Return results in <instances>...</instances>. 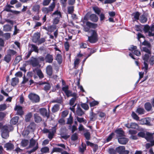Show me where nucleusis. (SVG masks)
I'll use <instances>...</instances> for the list:
<instances>
[{
	"mask_svg": "<svg viewBox=\"0 0 154 154\" xmlns=\"http://www.w3.org/2000/svg\"><path fill=\"white\" fill-rule=\"evenodd\" d=\"M28 143L29 141L27 140H23L21 142V145L24 147L28 145Z\"/></svg>",
	"mask_w": 154,
	"mask_h": 154,
	"instance_id": "58",
	"label": "nucleus"
},
{
	"mask_svg": "<svg viewBox=\"0 0 154 154\" xmlns=\"http://www.w3.org/2000/svg\"><path fill=\"white\" fill-rule=\"evenodd\" d=\"M36 127V125L34 122L31 123L28 126L27 129L28 131L27 132V134H28L29 132L33 131L35 130Z\"/></svg>",
	"mask_w": 154,
	"mask_h": 154,
	"instance_id": "9",
	"label": "nucleus"
},
{
	"mask_svg": "<svg viewBox=\"0 0 154 154\" xmlns=\"http://www.w3.org/2000/svg\"><path fill=\"white\" fill-rule=\"evenodd\" d=\"M49 148L48 147H43L41 149L42 152L44 153H46L49 152Z\"/></svg>",
	"mask_w": 154,
	"mask_h": 154,
	"instance_id": "55",
	"label": "nucleus"
},
{
	"mask_svg": "<svg viewBox=\"0 0 154 154\" xmlns=\"http://www.w3.org/2000/svg\"><path fill=\"white\" fill-rule=\"evenodd\" d=\"M84 114V112L82 109L79 106H78L75 114L79 116H81Z\"/></svg>",
	"mask_w": 154,
	"mask_h": 154,
	"instance_id": "16",
	"label": "nucleus"
},
{
	"mask_svg": "<svg viewBox=\"0 0 154 154\" xmlns=\"http://www.w3.org/2000/svg\"><path fill=\"white\" fill-rule=\"evenodd\" d=\"M58 16L59 17H57V18H54L53 21V24H57L60 21V18H61V16L60 15H58Z\"/></svg>",
	"mask_w": 154,
	"mask_h": 154,
	"instance_id": "53",
	"label": "nucleus"
},
{
	"mask_svg": "<svg viewBox=\"0 0 154 154\" xmlns=\"http://www.w3.org/2000/svg\"><path fill=\"white\" fill-rule=\"evenodd\" d=\"M84 135L87 140H89L90 137V133L89 132H87L84 133Z\"/></svg>",
	"mask_w": 154,
	"mask_h": 154,
	"instance_id": "60",
	"label": "nucleus"
},
{
	"mask_svg": "<svg viewBox=\"0 0 154 154\" xmlns=\"http://www.w3.org/2000/svg\"><path fill=\"white\" fill-rule=\"evenodd\" d=\"M73 98H72L69 101V104L71 106H72L74 105V103L78 97L77 94H76L75 96H73Z\"/></svg>",
	"mask_w": 154,
	"mask_h": 154,
	"instance_id": "30",
	"label": "nucleus"
},
{
	"mask_svg": "<svg viewBox=\"0 0 154 154\" xmlns=\"http://www.w3.org/2000/svg\"><path fill=\"white\" fill-rule=\"evenodd\" d=\"M56 28V26L54 25H51V26H48V32H52L54 31Z\"/></svg>",
	"mask_w": 154,
	"mask_h": 154,
	"instance_id": "40",
	"label": "nucleus"
},
{
	"mask_svg": "<svg viewBox=\"0 0 154 154\" xmlns=\"http://www.w3.org/2000/svg\"><path fill=\"white\" fill-rule=\"evenodd\" d=\"M89 19L92 22H96L98 21V18L96 14H92L90 16Z\"/></svg>",
	"mask_w": 154,
	"mask_h": 154,
	"instance_id": "20",
	"label": "nucleus"
},
{
	"mask_svg": "<svg viewBox=\"0 0 154 154\" xmlns=\"http://www.w3.org/2000/svg\"><path fill=\"white\" fill-rule=\"evenodd\" d=\"M145 138L148 141L153 142L154 141L153 140V134L149 132L146 133Z\"/></svg>",
	"mask_w": 154,
	"mask_h": 154,
	"instance_id": "12",
	"label": "nucleus"
},
{
	"mask_svg": "<svg viewBox=\"0 0 154 154\" xmlns=\"http://www.w3.org/2000/svg\"><path fill=\"white\" fill-rule=\"evenodd\" d=\"M34 119L35 122L37 123L40 122L42 120L41 117L39 116L38 114L35 113L34 115Z\"/></svg>",
	"mask_w": 154,
	"mask_h": 154,
	"instance_id": "23",
	"label": "nucleus"
},
{
	"mask_svg": "<svg viewBox=\"0 0 154 154\" xmlns=\"http://www.w3.org/2000/svg\"><path fill=\"white\" fill-rule=\"evenodd\" d=\"M143 31L145 33H148L149 36H154V25L151 26L146 25L144 26Z\"/></svg>",
	"mask_w": 154,
	"mask_h": 154,
	"instance_id": "4",
	"label": "nucleus"
},
{
	"mask_svg": "<svg viewBox=\"0 0 154 154\" xmlns=\"http://www.w3.org/2000/svg\"><path fill=\"white\" fill-rule=\"evenodd\" d=\"M63 150V149L60 148L59 147H54L53 148L51 152V154H52L54 152H61Z\"/></svg>",
	"mask_w": 154,
	"mask_h": 154,
	"instance_id": "34",
	"label": "nucleus"
},
{
	"mask_svg": "<svg viewBox=\"0 0 154 154\" xmlns=\"http://www.w3.org/2000/svg\"><path fill=\"white\" fill-rule=\"evenodd\" d=\"M22 57L20 56H17L15 58L14 63L15 64H17L21 60Z\"/></svg>",
	"mask_w": 154,
	"mask_h": 154,
	"instance_id": "46",
	"label": "nucleus"
},
{
	"mask_svg": "<svg viewBox=\"0 0 154 154\" xmlns=\"http://www.w3.org/2000/svg\"><path fill=\"white\" fill-rule=\"evenodd\" d=\"M80 48H87L88 44L85 43H81L79 44Z\"/></svg>",
	"mask_w": 154,
	"mask_h": 154,
	"instance_id": "59",
	"label": "nucleus"
},
{
	"mask_svg": "<svg viewBox=\"0 0 154 154\" xmlns=\"http://www.w3.org/2000/svg\"><path fill=\"white\" fill-rule=\"evenodd\" d=\"M125 149V147L123 146H120L117 147L116 148V152L119 153V154H121L122 151Z\"/></svg>",
	"mask_w": 154,
	"mask_h": 154,
	"instance_id": "31",
	"label": "nucleus"
},
{
	"mask_svg": "<svg viewBox=\"0 0 154 154\" xmlns=\"http://www.w3.org/2000/svg\"><path fill=\"white\" fill-rule=\"evenodd\" d=\"M145 125L148 126H151L152 124L151 123V119L149 117L144 118Z\"/></svg>",
	"mask_w": 154,
	"mask_h": 154,
	"instance_id": "32",
	"label": "nucleus"
},
{
	"mask_svg": "<svg viewBox=\"0 0 154 154\" xmlns=\"http://www.w3.org/2000/svg\"><path fill=\"white\" fill-rule=\"evenodd\" d=\"M29 98L34 103H37L39 102L40 98L39 96L34 94L31 93L28 95Z\"/></svg>",
	"mask_w": 154,
	"mask_h": 154,
	"instance_id": "5",
	"label": "nucleus"
},
{
	"mask_svg": "<svg viewBox=\"0 0 154 154\" xmlns=\"http://www.w3.org/2000/svg\"><path fill=\"white\" fill-rule=\"evenodd\" d=\"M5 147L6 148L7 150H12L14 149V146L11 143H8L5 145Z\"/></svg>",
	"mask_w": 154,
	"mask_h": 154,
	"instance_id": "26",
	"label": "nucleus"
},
{
	"mask_svg": "<svg viewBox=\"0 0 154 154\" xmlns=\"http://www.w3.org/2000/svg\"><path fill=\"white\" fill-rule=\"evenodd\" d=\"M80 59L78 58H75V59L74 65V68L76 69L78 67V66L80 62Z\"/></svg>",
	"mask_w": 154,
	"mask_h": 154,
	"instance_id": "43",
	"label": "nucleus"
},
{
	"mask_svg": "<svg viewBox=\"0 0 154 154\" xmlns=\"http://www.w3.org/2000/svg\"><path fill=\"white\" fill-rule=\"evenodd\" d=\"M86 25L87 26L93 29H95L97 27V24L96 23H93L87 21L86 23Z\"/></svg>",
	"mask_w": 154,
	"mask_h": 154,
	"instance_id": "19",
	"label": "nucleus"
},
{
	"mask_svg": "<svg viewBox=\"0 0 154 154\" xmlns=\"http://www.w3.org/2000/svg\"><path fill=\"white\" fill-rule=\"evenodd\" d=\"M115 132L117 134V136L118 138L122 137L124 136V131L120 129L116 130Z\"/></svg>",
	"mask_w": 154,
	"mask_h": 154,
	"instance_id": "22",
	"label": "nucleus"
},
{
	"mask_svg": "<svg viewBox=\"0 0 154 154\" xmlns=\"http://www.w3.org/2000/svg\"><path fill=\"white\" fill-rule=\"evenodd\" d=\"M56 58L58 63L60 64L62 63V59L61 55L60 54H57L56 55Z\"/></svg>",
	"mask_w": 154,
	"mask_h": 154,
	"instance_id": "33",
	"label": "nucleus"
},
{
	"mask_svg": "<svg viewBox=\"0 0 154 154\" xmlns=\"http://www.w3.org/2000/svg\"><path fill=\"white\" fill-rule=\"evenodd\" d=\"M86 146L85 144L82 143L79 148V151L81 152H83L86 149Z\"/></svg>",
	"mask_w": 154,
	"mask_h": 154,
	"instance_id": "49",
	"label": "nucleus"
},
{
	"mask_svg": "<svg viewBox=\"0 0 154 154\" xmlns=\"http://www.w3.org/2000/svg\"><path fill=\"white\" fill-rule=\"evenodd\" d=\"M12 27L8 24L5 25L3 26V30L5 32H9L11 30Z\"/></svg>",
	"mask_w": 154,
	"mask_h": 154,
	"instance_id": "28",
	"label": "nucleus"
},
{
	"mask_svg": "<svg viewBox=\"0 0 154 154\" xmlns=\"http://www.w3.org/2000/svg\"><path fill=\"white\" fill-rule=\"evenodd\" d=\"M11 56L9 55L7 53L6 54L4 58V60L7 63H9L11 61Z\"/></svg>",
	"mask_w": 154,
	"mask_h": 154,
	"instance_id": "27",
	"label": "nucleus"
},
{
	"mask_svg": "<svg viewBox=\"0 0 154 154\" xmlns=\"http://www.w3.org/2000/svg\"><path fill=\"white\" fill-rule=\"evenodd\" d=\"M14 109L17 111V113L18 115H22L23 114V112L22 110V107L19 105L16 106Z\"/></svg>",
	"mask_w": 154,
	"mask_h": 154,
	"instance_id": "15",
	"label": "nucleus"
},
{
	"mask_svg": "<svg viewBox=\"0 0 154 154\" xmlns=\"http://www.w3.org/2000/svg\"><path fill=\"white\" fill-rule=\"evenodd\" d=\"M67 97L75 96L77 94L76 93H72V92L69 90L65 93Z\"/></svg>",
	"mask_w": 154,
	"mask_h": 154,
	"instance_id": "36",
	"label": "nucleus"
},
{
	"mask_svg": "<svg viewBox=\"0 0 154 154\" xmlns=\"http://www.w3.org/2000/svg\"><path fill=\"white\" fill-rule=\"evenodd\" d=\"M40 38V35L38 33L34 34L32 38V41L35 43H37Z\"/></svg>",
	"mask_w": 154,
	"mask_h": 154,
	"instance_id": "17",
	"label": "nucleus"
},
{
	"mask_svg": "<svg viewBox=\"0 0 154 154\" xmlns=\"http://www.w3.org/2000/svg\"><path fill=\"white\" fill-rule=\"evenodd\" d=\"M58 15H60L61 18V13L60 11H58V10L55 11L54 12L52 15V16L54 17V18H57V17H58Z\"/></svg>",
	"mask_w": 154,
	"mask_h": 154,
	"instance_id": "37",
	"label": "nucleus"
},
{
	"mask_svg": "<svg viewBox=\"0 0 154 154\" xmlns=\"http://www.w3.org/2000/svg\"><path fill=\"white\" fill-rule=\"evenodd\" d=\"M76 119L77 121L80 123L83 122L84 124H85L87 122L83 118H80L78 117H77Z\"/></svg>",
	"mask_w": 154,
	"mask_h": 154,
	"instance_id": "51",
	"label": "nucleus"
},
{
	"mask_svg": "<svg viewBox=\"0 0 154 154\" xmlns=\"http://www.w3.org/2000/svg\"><path fill=\"white\" fill-rule=\"evenodd\" d=\"M140 15V14L138 12L134 13L133 14V16H134V18L135 20H139Z\"/></svg>",
	"mask_w": 154,
	"mask_h": 154,
	"instance_id": "45",
	"label": "nucleus"
},
{
	"mask_svg": "<svg viewBox=\"0 0 154 154\" xmlns=\"http://www.w3.org/2000/svg\"><path fill=\"white\" fill-rule=\"evenodd\" d=\"M39 85H44V89L45 91H47L49 90L51 88L50 85L48 83H46L45 82H42L40 83Z\"/></svg>",
	"mask_w": 154,
	"mask_h": 154,
	"instance_id": "13",
	"label": "nucleus"
},
{
	"mask_svg": "<svg viewBox=\"0 0 154 154\" xmlns=\"http://www.w3.org/2000/svg\"><path fill=\"white\" fill-rule=\"evenodd\" d=\"M68 128L71 130L72 133H73L75 131L77 130L76 127L75 125H73L72 127L71 125H69V126Z\"/></svg>",
	"mask_w": 154,
	"mask_h": 154,
	"instance_id": "50",
	"label": "nucleus"
},
{
	"mask_svg": "<svg viewBox=\"0 0 154 154\" xmlns=\"http://www.w3.org/2000/svg\"><path fill=\"white\" fill-rule=\"evenodd\" d=\"M131 116L132 118L136 120H139V117L134 112H132Z\"/></svg>",
	"mask_w": 154,
	"mask_h": 154,
	"instance_id": "62",
	"label": "nucleus"
},
{
	"mask_svg": "<svg viewBox=\"0 0 154 154\" xmlns=\"http://www.w3.org/2000/svg\"><path fill=\"white\" fill-rule=\"evenodd\" d=\"M90 118L91 121H94L96 119V114L94 113L93 112H91Z\"/></svg>",
	"mask_w": 154,
	"mask_h": 154,
	"instance_id": "41",
	"label": "nucleus"
},
{
	"mask_svg": "<svg viewBox=\"0 0 154 154\" xmlns=\"http://www.w3.org/2000/svg\"><path fill=\"white\" fill-rule=\"evenodd\" d=\"M63 102L62 98L61 97H60L57 98L56 99L52 101L53 103H61Z\"/></svg>",
	"mask_w": 154,
	"mask_h": 154,
	"instance_id": "48",
	"label": "nucleus"
},
{
	"mask_svg": "<svg viewBox=\"0 0 154 154\" xmlns=\"http://www.w3.org/2000/svg\"><path fill=\"white\" fill-rule=\"evenodd\" d=\"M91 35L88 36V41L91 43H94L98 40V35L97 31L93 29H91L90 31Z\"/></svg>",
	"mask_w": 154,
	"mask_h": 154,
	"instance_id": "2",
	"label": "nucleus"
},
{
	"mask_svg": "<svg viewBox=\"0 0 154 154\" xmlns=\"http://www.w3.org/2000/svg\"><path fill=\"white\" fill-rule=\"evenodd\" d=\"M53 59V55L50 54H48L45 57L46 62L49 63H51L52 62Z\"/></svg>",
	"mask_w": 154,
	"mask_h": 154,
	"instance_id": "11",
	"label": "nucleus"
},
{
	"mask_svg": "<svg viewBox=\"0 0 154 154\" xmlns=\"http://www.w3.org/2000/svg\"><path fill=\"white\" fill-rule=\"evenodd\" d=\"M32 116V113L31 112L27 114L25 117V121L26 122L29 121L30 119Z\"/></svg>",
	"mask_w": 154,
	"mask_h": 154,
	"instance_id": "52",
	"label": "nucleus"
},
{
	"mask_svg": "<svg viewBox=\"0 0 154 154\" xmlns=\"http://www.w3.org/2000/svg\"><path fill=\"white\" fill-rule=\"evenodd\" d=\"M30 147H33L31 150L28 151L27 152L29 154L35 152L38 148V144L37 140L32 138L30 140V143L29 145Z\"/></svg>",
	"mask_w": 154,
	"mask_h": 154,
	"instance_id": "3",
	"label": "nucleus"
},
{
	"mask_svg": "<svg viewBox=\"0 0 154 154\" xmlns=\"http://www.w3.org/2000/svg\"><path fill=\"white\" fill-rule=\"evenodd\" d=\"M93 9L94 12L98 15H99L100 12V10L97 7L95 6L93 7Z\"/></svg>",
	"mask_w": 154,
	"mask_h": 154,
	"instance_id": "47",
	"label": "nucleus"
},
{
	"mask_svg": "<svg viewBox=\"0 0 154 154\" xmlns=\"http://www.w3.org/2000/svg\"><path fill=\"white\" fill-rule=\"evenodd\" d=\"M19 82V79L17 77L13 78L11 79V84L12 86H14Z\"/></svg>",
	"mask_w": 154,
	"mask_h": 154,
	"instance_id": "24",
	"label": "nucleus"
},
{
	"mask_svg": "<svg viewBox=\"0 0 154 154\" xmlns=\"http://www.w3.org/2000/svg\"><path fill=\"white\" fill-rule=\"evenodd\" d=\"M118 141L119 143L124 145L128 142V139L126 137H121L118 138Z\"/></svg>",
	"mask_w": 154,
	"mask_h": 154,
	"instance_id": "8",
	"label": "nucleus"
},
{
	"mask_svg": "<svg viewBox=\"0 0 154 154\" xmlns=\"http://www.w3.org/2000/svg\"><path fill=\"white\" fill-rule=\"evenodd\" d=\"M55 5L54 2H53L51 5L48 7L49 11L51 12L53 11V9L55 8Z\"/></svg>",
	"mask_w": 154,
	"mask_h": 154,
	"instance_id": "42",
	"label": "nucleus"
},
{
	"mask_svg": "<svg viewBox=\"0 0 154 154\" xmlns=\"http://www.w3.org/2000/svg\"><path fill=\"white\" fill-rule=\"evenodd\" d=\"M33 72L35 73H36L40 79H42L44 77V75L40 69H35L33 70Z\"/></svg>",
	"mask_w": 154,
	"mask_h": 154,
	"instance_id": "14",
	"label": "nucleus"
},
{
	"mask_svg": "<svg viewBox=\"0 0 154 154\" xmlns=\"http://www.w3.org/2000/svg\"><path fill=\"white\" fill-rule=\"evenodd\" d=\"M32 51H34L36 52H38V50L37 47L34 45H31Z\"/></svg>",
	"mask_w": 154,
	"mask_h": 154,
	"instance_id": "63",
	"label": "nucleus"
},
{
	"mask_svg": "<svg viewBox=\"0 0 154 154\" xmlns=\"http://www.w3.org/2000/svg\"><path fill=\"white\" fill-rule=\"evenodd\" d=\"M136 112L139 114L141 115L144 113V110L143 109L139 108L137 109Z\"/></svg>",
	"mask_w": 154,
	"mask_h": 154,
	"instance_id": "57",
	"label": "nucleus"
},
{
	"mask_svg": "<svg viewBox=\"0 0 154 154\" xmlns=\"http://www.w3.org/2000/svg\"><path fill=\"white\" fill-rule=\"evenodd\" d=\"M139 20L141 23H145L147 21V18L146 15L145 14H143L140 16Z\"/></svg>",
	"mask_w": 154,
	"mask_h": 154,
	"instance_id": "21",
	"label": "nucleus"
},
{
	"mask_svg": "<svg viewBox=\"0 0 154 154\" xmlns=\"http://www.w3.org/2000/svg\"><path fill=\"white\" fill-rule=\"evenodd\" d=\"M40 6L39 5H34L33 6L32 10L33 11L38 12L40 9Z\"/></svg>",
	"mask_w": 154,
	"mask_h": 154,
	"instance_id": "44",
	"label": "nucleus"
},
{
	"mask_svg": "<svg viewBox=\"0 0 154 154\" xmlns=\"http://www.w3.org/2000/svg\"><path fill=\"white\" fill-rule=\"evenodd\" d=\"M39 112L41 115L44 117H46L48 118L50 116L49 112H48L46 109L45 108H41L39 110Z\"/></svg>",
	"mask_w": 154,
	"mask_h": 154,
	"instance_id": "6",
	"label": "nucleus"
},
{
	"mask_svg": "<svg viewBox=\"0 0 154 154\" xmlns=\"http://www.w3.org/2000/svg\"><path fill=\"white\" fill-rule=\"evenodd\" d=\"M73 122V117L72 116L71 114H69V117L67 119V121L66 123L71 125Z\"/></svg>",
	"mask_w": 154,
	"mask_h": 154,
	"instance_id": "35",
	"label": "nucleus"
},
{
	"mask_svg": "<svg viewBox=\"0 0 154 154\" xmlns=\"http://www.w3.org/2000/svg\"><path fill=\"white\" fill-rule=\"evenodd\" d=\"M59 109V105L56 104L55 105L52 107V111L53 112H55L57 111Z\"/></svg>",
	"mask_w": 154,
	"mask_h": 154,
	"instance_id": "38",
	"label": "nucleus"
},
{
	"mask_svg": "<svg viewBox=\"0 0 154 154\" xmlns=\"http://www.w3.org/2000/svg\"><path fill=\"white\" fill-rule=\"evenodd\" d=\"M46 72L47 74L49 76H51L52 74V66L49 65L46 68Z\"/></svg>",
	"mask_w": 154,
	"mask_h": 154,
	"instance_id": "18",
	"label": "nucleus"
},
{
	"mask_svg": "<svg viewBox=\"0 0 154 154\" xmlns=\"http://www.w3.org/2000/svg\"><path fill=\"white\" fill-rule=\"evenodd\" d=\"M7 53L11 57L17 55V52L16 51L11 49H9L7 51Z\"/></svg>",
	"mask_w": 154,
	"mask_h": 154,
	"instance_id": "25",
	"label": "nucleus"
},
{
	"mask_svg": "<svg viewBox=\"0 0 154 154\" xmlns=\"http://www.w3.org/2000/svg\"><path fill=\"white\" fill-rule=\"evenodd\" d=\"M145 108L146 110L150 111L152 108V106L150 103H146L145 104Z\"/></svg>",
	"mask_w": 154,
	"mask_h": 154,
	"instance_id": "39",
	"label": "nucleus"
},
{
	"mask_svg": "<svg viewBox=\"0 0 154 154\" xmlns=\"http://www.w3.org/2000/svg\"><path fill=\"white\" fill-rule=\"evenodd\" d=\"M150 142V143H148L146 144V149H148L151 146L154 145V141Z\"/></svg>",
	"mask_w": 154,
	"mask_h": 154,
	"instance_id": "64",
	"label": "nucleus"
},
{
	"mask_svg": "<svg viewBox=\"0 0 154 154\" xmlns=\"http://www.w3.org/2000/svg\"><path fill=\"white\" fill-rule=\"evenodd\" d=\"M13 129V127L10 125H4L2 128V136L5 139H7L9 137V131Z\"/></svg>",
	"mask_w": 154,
	"mask_h": 154,
	"instance_id": "1",
	"label": "nucleus"
},
{
	"mask_svg": "<svg viewBox=\"0 0 154 154\" xmlns=\"http://www.w3.org/2000/svg\"><path fill=\"white\" fill-rule=\"evenodd\" d=\"M30 64L33 67H35L38 66L39 64V61L37 58L32 57L31 59L29 60Z\"/></svg>",
	"mask_w": 154,
	"mask_h": 154,
	"instance_id": "7",
	"label": "nucleus"
},
{
	"mask_svg": "<svg viewBox=\"0 0 154 154\" xmlns=\"http://www.w3.org/2000/svg\"><path fill=\"white\" fill-rule=\"evenodd\" d=\"M19 117L15 116L13 117L10 121V124L13 125H15L18 122Z\"/></svg>",
	"mask_w": 154,
	"mask_h": 154,
	"instance_id": "29",
	"label": "nucleus"
},
{
	"mask_svg": "<svg viewBox=\"0 0 154 154\" xmlns=\"http://www.w3.org/2000/svg\"><path fill=\"white\" fill-rule=\"evenodd\" d=\"M125 126L128 128H131L133 129H136L138 128L137 124L135 123H127L125 124Z\"/></svg>",
	"mask_w": 154,
	"mask_h": 154,
	"instance_id": "10",
	"label": "nucleus"
},
{
	"mask_svg": "<svg viewBox=\"0 0 154 154\" xmlns=\"http://www.w3.org/2000/svg\"><path fill=\"white\" fill-rule=\"evenodd\" d=\"M99 102L94 100L92 102H90L89 104L90 106L93 107L99 104Z\"/></svg>",
	"mask_w": 154,
	"mask_h": 154,
	"instance_id": "54",
	"label": "nucleus"
},
{
	"mask_svg": "<svg viewBox=\"0 0 154 154\" xmlns=\"http://www.w3.org/2000/svg\"><path fill=\"white\" fill-rule=\"evenodd\" d=\"M81 105L82 107L85 110H87L89 109V106L86 103H82L81 104Z\"/></svg>",
	"mask_w": 154,
	"mask_h": 154,
	"instance_id": "61",
	"label": "nucleus"
},
{
	"mask_svg": "<svg viewBox=\"0 0 154 154\" xmlns=\"http://www.w3.org/2000/svg\"><path fill=\"white\" fill-rule=\"evenodd\" d=\"M46 132L48 133V137L50 140H51L53 138L54 134L49 131L48 129H46Z\"/></svg>",
	"mask_w": 154,
	"mask_h": 154,
	"instance_id": "56",
	"label": "nucleus"
}]
</instances>
